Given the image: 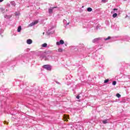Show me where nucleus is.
Masks as SVG:
<instances>
[{"instance_id":"f257e3e1","label":"nucleus","mask_w":130,"mask_h":130,"mask_svg":"<svg viewBox=\"0 0 130 130\" xmlns=\"http://www.w3.org/2000/svg\"><path fill=\"white\" fill-rule=\"evenodd\" d=\"M43 68L48 71H51V66L50 65H44Z\"/></svg>"},{"instance_id":"f03ea898","label":"nucleus","mask_w":130,"mask_h":130,"mask_svg":"<svg viewBox=\"0 0 130 130\" xmlns=\"http://www.w3.org/2000/svg\"><path fill=\"white\" fill-rule=\"evenodd\" d=\"M64 41H63V40H60L59 42H56V45H60V44L62 45L64 44Z\"/></svg>"},{"instance_id":"7ed1b4c3","label":"nucleus","mask_w":130,"mask_h":130,"mask_svg":"<svg viewBox=\"0 0 130 130\" xmlns=\"http://www.w3.org/2000/svg\"><path fill=\"white\" fill-rule=\"evenodd\" d=\"M68 118H69V116H67L66 115H64V116H63L64 121H69V120H68Z\"/></svg>"},{"instance_id":"20e7f679","label":"nucleus","mask_w":130,"mask_h":130,"mask_svg":"<svg viewBox=\"0 0 130 130\" xmlns=\"http://www.w3.org/2000/svg\"><path fill=\"white\" fill-rule=\"evenodd\" d=\"M32 41L31 39H28L26 41V43H27V44H32Z\"/></svg>"},{"instance_id":"39448f33","label":"nucleus","mask_w":130,"mask_h":130,"mask_svg":"<svg viewBox=\"0 0 130 130\" xmlns=\"http://www.w3.org/2000/svg\"><path fill=\"white\" fill-rule=\"evenodd\" d=\"M48 12L49 13V14H52L53 12V9L52 8H50L49 9Z\"/></svg>"},{"instance_id":"423d86ee","label":"nucleus","mask_w":130,"mask_h":130,"mask_svg":"<svg viewBox=\"0 0 130 130\" xmlns=\"http://www.w3.org/2000/svg\"><path fill=\"white\" fill-rule=\"evenodd\" d=\"M21 30H22V28L21 26H20L18 27L17 32H21Z\"/></svg>"},{"instance_id":"0eeeda50","label":"nucleus","mask_w":130,"mask_h":130,"mask_svg":"<svg viewBox=\"0 0 130 130\" xmlns=\"http://www.w3.org/2000/svg\"><path fill=\"white\" fill-rule=\"evenodd\" d=\"M62 51H63V49H62V48L58 49V52H62Z\"/></svg>"},{"instance_id":"6e6552de","label":"nucleus","mask_w":130,"mask_h":130,"mask_svg":"<svg viewBox=\"0 0 130 130\" xmlns=\"http://www.w3.org/2000/svg\"><path fill=\"white\" fill-rule=\"evenodd\" d=\"M42 47H47V44L44 43L43 44H42Z\"/></svg>"},{"instance_id":"1a4fd4ad","label":"nucleus","mask_w":130,"mask_h":130,"mask_svg":"<svg viewBox=\"0 0 130 130\" xmlns=\"http://www.w3.org/2000/svg\"><path fill=\"white\" fill-rule=\"evenodd\" d=\"M116 17H117V13H114L113 15V18H116Z\"/></svg>"},{"instance_id":"9d476101","label":"nucleus","mask_w":130,"mask_h":130,"mask_svg":"<svg viewBox=\"0 0 130 130\" xmlns=\"http://www.w3.org/2000/svg\"><path fill=\"white\" fill-rule=\"evenodd\" d=\"M39 21L38 20H36L35 21L33 22L34 25H36V24H38Z\"/></svg>"},{"instance_id":"9b49d317","label":"nucleus","mask_w":130,"mask_h":130,"mask_svg":"<svg viewBox=\"0 0 130 130\" xmlns=\"http://www.w3.org/2000/svg\"><path fill=\"white\" fill-rule=\"evenodd\" d=\"M87 12H92V9L90 7L87 8Z\"/></svg>"},{"instance_id":"f8f14e48","label":"nucleus","mask_w":130,"mask_h":130,"mask_svg":"<svg viewBox=\"0 0 130 130\" xmlns=\"http://www.w3.org/2000/svg\"><path fill=\"white\" fill-rule=\"evenodd\" d=\"M101 39L100 38H98L96 39H94V41H98V40H100Z\"/></svg>"},{"instance_id":"ddd939ff","label":"nucleus","mask_w":130,"mask_h":130,"mask_svg":"<svg viewBox=\"0 0 130 130\" xmlns=\"http://www.w3.org/2000/svg\"><path fill=\"white\" fill-rule=\"evenodd\" d=\"M116 96L118 98H120L121 96L120 94L119 93H117L116 94Z\"/></svg>"},{"instance_id":"4468645a","label":"nucleus","mask_w":130,"mask_h":130,"mask_svg":"<svg viewBox=\"0 0 130 130\" xmlns=\"http://www.w3.org/2000/svg\"><path fill=\"white\" fill-rule=\"evenodd\" d=\"M103 123H104V124H106V123H107V120L103 121Z\"/></svg>"},{"instance_id":"2eb2a0df","label":"nucleus","mask_w":130,"mask_h":130,"mask_svg":"<svg viewBox=\"0 0 130 130\" xmlns=\"http://www.w3.org/2000/svg\"><path fill=\"white\" fill-rule=\"evenodd\" d=\"M29 27H32V26H34V22L31 23L29 25Z\"/></svg>"},{"instance_id":"dca6fc26","label":"nucleus","mask_w":130,"mask_h":130,"mask_svg":"<svg viewBox=\"0 0 130 130\" xmlns=\"http://www.w3.org/2000/svg\"><path fill=\"white\" fill-rule=\"evenodd\" d=\"M111 37H108L107 38L105 39V41L109 40V39H111Z\"/></svg>"},{"instance_id":"f3484780","label":"nucleus","mask_w":130,"mask_h":130,"mask_svg":"<svg viewBox=\"0 0 130 130\" xmlns=\"http://www.w3.org/2000/svg\"><path fill=\"white\" fill-rule=\"evenodd\" d=\"M112 85H113V86H115V85H116V81H114L112 82Z\"/></svg>"},{"instance_id":"a211bd4d","label":"nucleus","mask_w":130,"mask_h":130,"mask_svg":"<svg viewBox=\"0 0 130 130\" xmlns=\"http://www.w3.org/2000/svg\"><path fill=\"white\" fill-rule=\"evenodd\" d=\"M109 81V79H106L104 81V83H108Z\"/></svg>"},{"instance_id":"6ab92c4d","label":"nucleus","mask_w":130,"mask_h":130,"mask_svg":"<svg viewBox=\"0 0 130 130\" xmlns=\"http://www.w3.org/2000/svg\"><path fill=\"white\" fill-rule=\"evenodd\" d=\"M102 3H106L107 2V0H102Z\"/></svg>"},{"instance_id":"aec40b11","label":"nucleus","mask_w":130,"mask_h":130,"mask_svg":"<svg viewBox=\"0 0 130 130\" xmlns=\"http://www.w3.org/2000/svg\"><path fill=\"white\" fill-rule=\"evenodd\" d=\"M4 124H9V122L5 121H4Z\"/></svg>"},{"instance_id":"412c9836","label":"nucleus","mask_w":130,"mask_h":130,"mask_svg":"<svg viewBox=\"0 0 130 130\" xmlns=\"http://www.w3.org/2000/svg\"><path fill=\"white\" fill-rule=\"evenodd\" d=\"M76 98H77V99H80V95H77V96H76Z\"/></svg>"},{"instance_id":"4be33fe9","label":"nucleus","mask_w":130,"mask_h":130,"mask_svg":"<svg viewBox=\"0 0 130 130\" xmlns=\"http://www.w3.org/2000/svg\"><path fill=\"white\" fill-rule=\"evenodd\" d=\"M117 9H116V8H114V9H113V11H117Z\"/></svg>"},{"instance_id":"5701e85b","label":"nucleus","mask_w":130,"mask_h":130,"mask_svg":"<svg viewBox=\"0 0 130 130\" xmlns=\"http://www.w3.org/2000/svg\"><path fill=\"white\" fill-rule=\"evenodd\" d=\"M56 8H57V7H53V8H52V9H53H53H56Z\"/></svg>"},{"instance_id":"b1692460","label":"nucleus","mask_w":130,"mask_h":130,"mask_svg":"<svg viewBox=\"0 0 130 130\" xmlns=\"http://www.w3.org/2000/svg\"><path fill=\"white\" fill-rule=\"evenodd\" d=\"M4 2V0H0V3Z\"/></svg>"},{"instance_id":"393cba45","label":"nucleus","mask_w":130,"mask_h":130,"mask_svg":"<svg viewBox=\"0 0 130 130\" xmlns=\"http://www.w3.org/2000/svg\"><path fill=\"white\" fill-rule=\"evenodd\" d=\"M70 23H68V24H67V25H69Z\"/></svg>"},{"instance_id":"a878e982","label":"nucleus","mask_w":130,"mask_h":130,"mask_svg":"<svg viewBox=\"0 0 130 130\" xmlns=\"http://www.w3.org/2000/svg\"><path fill=\"white\" fill-rule=\"evenodd\" d=\"M43 35H44V32H43Z\"/></svg>"},{"instance_id":"bb28decb","label":"nucleus","mask_w":130,"mask_h":130,"mask_svg":"<svg viewBox=\"0 0 130 130\" xmlns=\"http://www.w3.org/2000/svg\"><path fill=\"white\" fill-rule=\"evenodd\" d=\"M124 1H127V0H124Z\"/></svg>"}]
</instances>
